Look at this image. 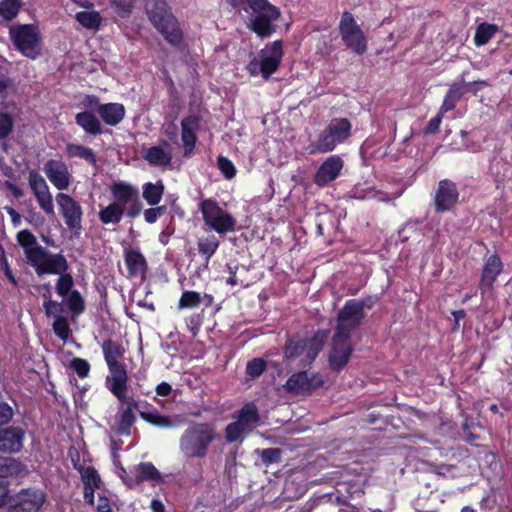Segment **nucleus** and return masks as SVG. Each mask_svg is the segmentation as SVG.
<instances>
[{"instance_id": "obj_1", "label": "nucleus", "mask_w": 512, "mask_h": 512, "mask_svg": "<svg viewBox=\"0 0 512 512\" xmlns=\"http://www.w3.org/2000/svg\"><path fill=\"white\" fill-rule=\"evenodd\" d=\"M225 5L236 11L251 13L250 29L261 39L271 37L277 25L274 23L281 17L280 9L269 0H221Z\"/></svg>"}, {"instance_id": "obj_2", "label": "nucleus", "mask_w": 512, "mask_h": 512, "mask_svg": "<svg viewBox=\"0 0 512 512\" xmlns=\"http://www.w3.org/2000/svg\"><path fill=\"white\" fill-rule=\"evenodd\" d=\"M145 13L153 27L172 47L179 48L184 40L178 19L165 0H144Z\"/></svg>"}, {"instance_id": "obj_3", "label": "nucleus", "mask_w": 512, "mask_h": 512, "mask_svg": "<svg viewBox=\"0 0 512 512\" xmlns=\"http://www.w3.org/2000/svg\"><path fill=\"white\" fill-rule=\"evenodd\" d=\"M19 244L24 248L28 262L35 268L38 275L44 273H59L68 269V263L61 254H51L46 249L36 244L33 234L27 230L17 233Z\"/></svg>"}, {"instance_id": "obj_4", "label": "nucleus", "mask_w": 512, "mask_h": 512, "mask_svg": "<svg viewBox=\"0 0 512 512\" xmlns=\"http://www.w3.org/2000/svg\"><path fill=\"white\" fill-rule=\"evenodd\" d=\"M218 438L215 428L208 423L189 426L180 438L179 446L187 458H204L210 444Z\"/></svg>"}, {"instance_id": "obj_5", "label": "nucleus", "mask_w": 512, "mask_h": 512, "mask_svg": "<svg viewBox=\"0 0 512 512\" xmlns=\"http://www.w3.org/2000/svg\"><path fill=\"white\" fill-rule=\"evenodd\" d=\"M352 135V123L348 118H333L308 146L311 155L324 154L335 150Z\"/></svg>"}, {"instance_id": "obj_6", "label": "nucleus", "mask_w": 512, "mask_h": 512, "mask_svg": "<svg viewBox=\"0 0 512 512\" xmlns=\"http://www.w3.org/2000/svg\"><path fill=\"white\" fill-rule=\"evenodd\" d=\"M8 35L14 49L22 56L31 60L41 56L43 41L37 25L14 24L9 27Z\"/></svg>"}, {"instance_id": "obj_7", "label": "nucleus", "mask_w": 512, "mask_h": 512, "mask_svg": "<svg viewBox=\"0 0 512 512\" xmlns=\"http://www.w3.org/2000/svg\"><path fill=\"white\" fill-rule=\"evenodd\" d=\"M328 335L319 331L309 340L290 339L285 348V357L288 360H298L299 365H309L321 351Z\"/></svg>"}, {"instance_id": "obj_8", "label": "nucleus", "mask_w": 512, "mask_h": 512, "mask_svg": "<svg viewBox=\"0 0 512 512\" xmlns=\"http://www.w3.org/2000/svg\"><path fill=\"white\" fill-rule=\"evenodd\" d=\"M339 33L345 46L357 55L367 51V38L352 13L344 11L339 22Z\"/></svg>"}, {"instance_id": "obj_9", "label": "nucleus", "mask_w": 512, "mask_h": 512, "mask_svg": "<svg viewBox=\"0 0 512 512\" xmlns=\"http://www.w3.org/2000/svg\"><path fill=\"white\" fill-rule=\"evenodd\" d=\"M111 195L115 203L126 209V215L134 218L140 215L143 204L139 190L125 181H116L111 185Z\"/></svg>"}, {"instance_id": "obj_10", "label": "nucleus", "mask_w": 512, "mask_h": 512, "mask_svg": "<svg viewBox=\"0 0 512 512\" xmlns=\"http://www.w3.org/2000/svg\"><path fill=\"white\" fill-rule=\"evenodd\" d=\"M364 304L357 300L348 301L339 312L336 335V343H340L341 337L350 339V333L361 322L363 318Z\"/></svg>"}, {"instance_id": "obj_11", "label": "nucleus", "mask_w": 512, "mask_h": 512, "mask_svg": "<svg viewBox=\"0 0 512 512\" xmlns=\"http://www.w3.org/2000/svg\"><path fill=\"white\" fill-rule=\"evenodd\" d=\"M283 55L282 40L265 45L259 52V71L263 79L268 80L279 69Z\"/></svg>"}, {"instance_id": "obj_12", "label": "nucleus", "mask_w": 512, "mask_h": 512, "mask_svg": "<svg viewBox=\"0 0 512 512\" xmlns=\"http://www.w3.org/2000/svg\"><path fill=\"white\" fill-rule=\"evenodd\" d=\"M459 200L456 184L449 179L439 181L434 196V207L437 212L443 213L452 210Z\"/></svg>"}, {"instance_id": "obj_13", "label": "nucleus", "mask_w": 512, "mask_h": 512, "mask_svg": "<svg viewBox=\"0 0 512 512\" xmlns=\"http://www.w3.org/2000/svg\"><path fill=\"white\" fill-rule=\"evenodd\" d=\"M343 167V159L339 155H331L318 167L314 174L313 182L318 187H326L340 176Z\"/></svg>"}, {"instance_id": "obj_14", "label": "nucleus", "mask_w": 512, "mask_h": 512, "mask_svg": "<svg viewBox=\"0 0 512 512\" xmlns=\"http://www.w3.org/2000/svg\"><path fill=\"white\" fill-rule=\"evenodd\" d=\"M78 455L77 452H75ZM71 461L75 469L81 474V479L84 484V499L87 503L94 505V491L99 488L100 477L96 470L91 465L79 463V456L75 458L73 451H70Z\"/></svg>"}, {"instance_id": "obj_15", "label": "nucleus", "mask_w": 512, "mask_h": 512, "mask_svg": "<svg viewBox=\"0 0 512 512\" xmlns=\"http://www.w3.org/2000/svg\"><path fill=\"white\" fill-rule=\"evenodd\" d=\"M109 373L105 379L106 388L120 401L124 402L128 386V374L123 365L108 367Z\"/></svg>"}, {"instance_id": "obj_16", "label": "nucleus", "mask_w": 512, "mask_h": 512, "mask_svg": "<svg viewBox=\"0 0 512 512\" xmlns=\"http://www.w3.org/2000/svg\"><path fill=\"white\" fill-rule=\"evenodd\" d=\"M201 119L198 115H188L181 120V140L184 148V156L190 157L195 150L198 141Z\"/></svg>"}, {"instance_id": "obj_17", "label": "nucleus", "mask_w": 512, "mask_h": 512, "mask_svg": "<svg viewBox=\"0 0 512 512\" xmlns=\"http://www.w3.org/2000/svg\"><path fill=\"white\" fill-rule=\"evenodd\" d=\"M49 181L58 189L65 190L71 183V173L68 166L62 160L49 159L43 167Z\"/></svg>"}, {"instance_id": "obj_18", "label": "nucleus", "mask_w": 512, "mask_h": 512, "mask_svg": "<svg viewBox=\"0 0 512 512\" xmlns=\"http://www.w3.org/2000/svg\"><path fill=\"white\" fill-rule=\"evenodd\" d=\"M29 185L43 211L47 214L53 213L52 195L43 176L36 171H31L29 173Z\"/></svg>"}, {"instance_id": "obj_19", "label": "nucleus", "mask_w": 512, "mask_h": 512, "mask_svg": "<svg viewBox=\"0 0 512 512\" xmlns=\"http://www.w3.org/2000/svg\"><path fill=\"white\" fill-rule=\"evenodd\" d=\"M204 224H235L231 214L223 210L212 198L202 199L199 204Z\"/></svg>"}, {"instance_id": "obj_20", "label": "nucleus", "mask_w": 512, "mask_h": 512, "mask_svg": "<svg viewBox=\"0 0 512 512\" xmlns=\"http://www.w3.org/2000/svg\"><path fill=\"white\" fill-rule=\"evenodd\" d=\"M340 343H336V335L332 339V349L329 354L330 366L334 370L343 368L349 361L353 351L350 339L341 337Z\"/></svg>"}, {"instance_id": "obj_21", "label": "nucleus", "mask_w": 512, "mask_h": 512, "mask_svg": "<svg viewBox=\"0 0 512 512\" xmlns=\"http://www.w3.org/2000/svg\"><path fill=\"white\" fill-rule=\"evenodd\" d=\"M56 201L60 207L63 217L65 218L66 224H80L82 209L76 200L67 194L58 193Z\"/></svg>"}, {"instance_id": "obj_22", "label": "nucleus", "mask_w": 512, "mask_h": 512, "mask_svg": "<svg viewBox=\"0 0 512 512\" xmlns=\"http://www.w3.org/2000/svg\"><path fill=\"white\" fill-rule=\"evenodd\" d=\"M23 432L19 428L9 427L0 431V453H15L22 446Z\"/></svg>"}, {"instance_id": "obj_23", "label": "nucleus", "mask_w": 512, "mask_h": 512, "mask_svg": "<svg viewBox=\"0 0 512 512\" xmlns=\"http://www.w3.org/2000/svg\"><path fill=\"white\" fill-rule=\"evenodd\" d=\"M98 114L106 125L117 126L125 118L126 109L122 103L109 102L99 106Z\"/></svg>"}, {"instance_id": "obj_24", "label": "nucleus", "mask_w": 512, "mask_h": 512, "mask_svg": "<svg viewBox=\"0 0 512 512\" xmlns=\"http://www.w3.org/2000/svg\"><path fill=\"white\" fill-rule=\"evenodd\" d=\"M144 159L152 166H168L172 161V152L170 145L167 141H162V145H155L149 147L145 154Z\"/></svg>"}, {"instance_id": "obj_25", "label": "nucleus", "mask_w": 512, "mask_h": 512, "mask_svg": "<svg viewBox=\"0 0 512 512\" xmlns=\"http://www.w3.org/2000/svg\"><path fill=\"white\" fill-rule=\"evenodd\" d=\"M122 404H126V407L120 409L117 416L116 432L120 435H129L130 429L135 422V415L133 408L136 407V402L133 398H127Z\"/></svg>"}, {"instance_id": "obj_26", "label": "nucleus", "mask_w": 512, "mask_h": 512, "mask_svg": "<svg viewBox=\"0 0 512 512\" xmlns=\"http://www.w3.org/2000/svg\"><path fill=\"white\" fill-rule=\"evenodd\" d=\"M75 123L83 129L86 134L97 136L103 133L100 119L92 111H82L75 115Z\"/></svg>"}, {"instance_id": "obj_27", "label": "nucleus", "mask_w": 512, "mask_h": 512, "mask_svg": "<svg viewBox=\"0 0 512 512\" xmlns=\"http://www.w3.org/2000/svg\"><path fill=\"white\" fill-rule=\"evenodd\" d=\"M45 501L42 490H25L19 496V506L24 512H38Z\"/></svg>"}, {"instance_id": "obj_28", "label": "nucleus", "mask_w": 512, "mask_h": 512, "mask_svg": "<svg viewBox=\"0 0 512 512\" xmlns=\"http://www.w3.org/2000/svg\"><path fill=\"white\" fill-rule=\"evenodd\" d=\"M214 298L210 294H200L196 291H184L180 297L178 307L180 309L197 308L200 305L204 307H210L213 304Z\"/></svg>"}, {"instance_id": "obj_29", "label": "nucleus", "mask_w": 512, "mask_h": 512, "mask_svg": "<svg viewBox=\"0 0 512 512\" xmlns=\"http://www.w3.org/2000/svg\"><path fill=\"white\" fill-rule=\"evenodd\" d=\"M125 263L129 270L130 276H143L147 264L144 256L138 250H128L125 253Z\"/></svg>"}, {"instance_id": "obj_30", "label": "nucleus", "mask_w": 512, "mask_h": 512, "mask_svg": "<svg viewBox=\"0 0 512 512\" xmlns=\"http://www.w3.org/2000/svg\"><path fill=\"white\" fill-rule=\"evenodd\" d=\"M313 387V379L310 378L306 371L293 374L286 382V388L296 393L307 392Z\"/></svg>"}, {"instance_id": "obj_31", "label": "nucleus", "mask_w": 512, "mask_h": 512, "mask_svg": "<svg viewBox=\"0 0 512 512\" xmlns=\"http://www.w3.org/2000/svg\"><path fill=\"white\" fill-rule=\"evenodd\" d=\"M466 93L465 85L461 83H453L449 90L447 91L443 103L441 105V112L446 113L448 111L453 110L458 101L463 97Z\"/></svg>"}, {"instance_id": "obj_32", "label": "nucleus", "mask_w": 512, "mask_h": 512, "mask_svg": "<svg viewBox=\"0 0 512 512\" xmlns=\"http://www.w3.org/2000/svg\"><path fill=\"white\" fill-rule=\"evenodd\" d=\"M502 270V262L496 255H491L484 266L482 274V285L491 286Z\"/></svg>"}, {"instance_id": "obj_33", "label": "nucleus", "mask_w": 512, "mask_h": 512, "mask_svg": "<svg viewBox=\"0 0 512 512\" xmlns=\"http://www.w3.org/2000/svg\"><path fill=\"white\" fill-rule=\"evenodd\" d=\"M66 153L69 158L84 159L91 165H96L97 157L90 147L81 144L68 143L66 145Z\"/></svg>"}, {"instance_id": "obj_34", "label": "nucleus", "mask_w": 512, "mask_h": 512, "mask_svg": "<svg viewBox=\"0 0 512 512\" xmlns=\"http://www.w3.org/2000/svg\"><path fill=\"white\" fill-rule=\"evenodd\" d=\"M237 421L242 424L248 432L251 431L259 421L256 406L252 403L246 404L239 412Z\"/></svg>"}, {"instance_id": "obj_35", "label": "nucleus", "mask_w": 512, "mask_h": 512, "mask_svg": "<svg viewBox=\"0 0 512 512\" xmlns=\"http://www.w3.org/2000/svg\"><path fill=\"white\" fill-rule=\"evenodd\" d=\"M26 473L25 467L10 457H0V478L18 476Z\"/></svg>"}, {"instance_id": "obj_36", "label": "nucleus", "mask_w": 512, "mask_h": 512, "mask_svg": "<svg viewBox=\"0 0 512 512\" xmlns=\"http://www.w3.org/2000/svg\"><path fill=\"white\" fill-rule=\"evenodd\" d=\"M135 476L138 481H152L159 483L162 481V476L156 467L149 462L140 463L135 467Z\"/></svg>"}, {"instance_id": "obj_37", "label": "nucleus", "mask_w": 512, "mask_h": 512, "mask_svg": "<svg viewBox=\"0 0 512 512\" xmlns=\"http://www.w3.org/2000/svg\"><path fill=\"white\" fill-rule=\"evenodd\" d=\"M102 350H103L104 359L106 361L107 367L123 365L119 361V359L123 355L122 349L120 348V346L117 343H115L111 340L104 341V343L102 345Z\"/></svg>"}, {"instance_id": "obj_38", "label": "nucleus", "mask_w": 512, "mask_h": 512, "mask_svg": "<svg viewBox=\"0 0 512 512\" xmlns=\"http://www.w3.org/2000/svg\"><path fill=\"white\" fill-rule=\"evenodd\" d=\"M124 213H126V209L118 203L113 202L100 211L99 218L103 224H117L120 222Z\"/></svg>"}, {"instance_id": "obj_39", "label": "nucleus", "mask_w": 512, "mask_h": 512, "mask_svg": "<svg viewBox=\"0 0 512 512\" xmlns=\"http://www.w3.org/2000/svg\"><path fill=\"white\" fill-rule=\"evenodd\" d=\"M498 31L499 27L496 24L486 22L479 24L474 35L475 45L483 46L487 44Z\"/></svg>"}, {"instance_id": "obj_40", "label": "nucleus", "mask_w": 512, "mask_h": 512, "mask_svg": "<svg viewBox=\"0 0 512 512\" xmlns=\"http://www.w3.org/2000/svg\"><path fill=\"white\" fill-rule=\"evenodd\" d=\"M75 19L86 29H98L102 22V17L96 10L77 12Z\"/></svg>"}, {"instance_id": "obj_41", "label": "nucleus", "mask_w": 512, "mask_h": 512, "mask_svg": "<svg viewBox=\"0 0 512 512\" xmlns=\"http://www.w3.org/2000/svg\"><path fill=\"white\" fill-rule=\"evenodd\" d=\"M163 191L162 183L153 184L149 182L143 186V197L149 205L155 206L161 201Z\"/></svg>"}, {"instance_id": "obj_42", "label": "nucleus", "mask_w": 512, "mask_h": 512, "mask_svg": "<svg viewBox=\"0 0 512 512\" xmlns=\"http://www.w3.org/2000/svg\"><path fill=\"white\" fill-rule=\"evenodd\" d=\"M219 246V240L214 235L202 237L198 242L199 253L206 258V262L216 252Z\"/></svg>"}, {"instance_id": "obj_43", "label": "nucleus", "mask_w": 512, "mask_h": 512, "mask_svg": "<svg viewBox=\"0 0 512 512\" xmlns=\"http://www.w3.org/2000/svg\"><path fill=\"white\" fill-rule=\"evenodd\" d=\"M20 8V0H2L0 2V16L7 21H11L16 18Z\"/></svg>"}, {"instance_id": "obj_44", "label": "nucleus", "mask_w": 512, "mask_h": 512, "mask_svg": "<svg viewBox=\"0 0 512 512\" xmlns=\"http://www.w3.org/2000/svg\"><path fill=\"white\" fill-rule=\"evenodd\" d=\"M140 416L144 421L161 428H169L173 426L172 421L168 417L163 416L156 411H141Z\"/></svg>"}, {"instance_id": "obj_45", "label": "nucleus", "mask_w": 512, "mask_h": 512, "mask_svg": "<svg viewBox=\"0 0 512 512\" xmlns=\"http://www.w3.org/2000/svg\"><path fill=\"white\" fill-rule=\"evenodd\" d=\"M67 269L56 273L59 278L56 283V291L61 297H66L73 287V278L69 273H66Z\"/></svg>"}, {"instance_id": "obj_46", "label": "nucleus", "mask_w": 512, "mask_h": 512, "mask_svg": "<svg viewBox=\"0 0 512 512\" xmlns=\"http://www.w3.org/2000/svg\"><path fill=\"white\" fill-rule=\"evenodd\" d=\"M111 8L121 18H127L131 15L135 0H108Z\"/></svg>"}, {"instance_id": "obj_47", "label": "nucleus", "mask_w": 512, "mask_h": 512, "mask_svg": "<svg viewBox=\"0 0 512 512\" xmlns=\"http://www.w3.org/2000/svg\"><path fill=\"white\" fill-rule=\"evenodd\" d=\"M66 297L67 305L74 314L78 315L84 311V301L78 291L73 290Z\"/></svg>"}, {"instance_id": "obj_48", "label": "nucleus", "mask_w": 512, "mask_h": 512, "mask_svg": "<svg viewBox=\"0 0 512 512\" xmlns=\"http://www.w3.org/2000/svg\"><path fill=\"white\" fill-rule=\"evenodd\" d=\"M14 120L7 112H0V140H5L13 131Z\"/></svg>"}, {"instance_id": "obj_49", "label": "nucleus", "mask_w": 512, "mask_h": 512, "mask_svg": "<svg viewBox=\"0 0 512 512\" xmlns=\"http://www.w3.org/2000/svg\"><path fill=\"white\" fill-rule=\"evenodd\" d=\"M217 166L226 179H232L236 175V168L233 162L225 156L217 157Z\"/></svg>"}, {"instance_id": "obj_50", "label": "nucleus", "mask_w": 512, "mask_h": 512, "mask_svg": "<svg viewBox=\"0 0 512 512\" xmlns=\"http://www.w3.org/2000/svg\"><path fill=\"white\" fill-rule=\"evenodd\" d=\"M53 331L60 339L66 340L70 334L67 320L62 316H57L53 323Z\"/></svg>"}, {"instance_id": "obj_51", "label": "nucleus", "mask_w": 512, "mask_h": 512, "mask_svg": "<svg viewBox=\"0 0 512 512\" xmlns=\"http://www.w3.org/2000/svg\"><path fill=\"white\" fill-rule=\"evenodd\" d=\"M248 432L238 421L230 423L226 428V439L228 442H235Z\"/></svg>"}, {"instance_id": "obj_52", "label": "nucleus", "mask_w": 512, "mask_h": 512, "mask_svg": "<svg viewBox=\"0 0 512 512\" xmlns=\"http://www.w3.org/2000/svg\"><path fill=\"white\" fill-rule=\"evenodd\" d=\"M71 368L76 372L80 378H85L90 372L89 363L82 358H74L71 361Z\"/></svg>"}, {"instance_id": "obj_53", "label": "nucleus", "mask_w": 512, "mask_h": 512, "mask_svg": "<svg viewBox=\"0 0 512 512\" xmlns=\"http://www.w3.org/2000/svg\"><path fill=\"white\" fill-rule=\"evenodd\" d=\"M265 367L264 360L256 358L247 363L246 371L251 377H258L264 372Z\"/></svg>"}, {"instance_id": "obj_54", "label": "nucleus", "mask_w": 512, "mask_h": 512, "mask_svg": "<svg viewBox=\"0 0 512 512\" xmlns=\"http://www.w3.org/2000/svg\"><path fill=\"white\" fill-rule=\"evenodd\" d=\"M281 452L276 448L264 449L261 452V459L266 464L276 463L280 461Z\"/></svg>"}, {"instance_id": "obj_55", "label": "nucleus", "mask_w": 512, "mask_h": 512, "mask_svg": "<svg viewBox=\"0 0 512 512\" xmlns=\"http://www.w3.org/2000/svg\"><path fill=\"white\" fill-rule=\"evenodd\" d=\"M82 105L86 110L92 112L96 111L98 113V108L102 103H100V99L96 95H86L82 101Z\"/></svg>"}, {"instance_id": "obj_56", "label": "nucleus", "mask_w": 512, "mask_h": 512, "mask_svg": "<svg viewBox=\"0 0 512 512\" xmlns=\"http://www.w3.org/2000/svg\"><path fill=\"white\" fill-rule=\"evenodd\" d=\"M164 211H165L164 206L151 207V208L146 209L144 211L145 221L150 224L154 223L158 219V217L163 214Z\"/></svg>"}, {"instance_id": "obj_57", "label": "nucleus", "mask_w": 512, "mask_h": 512, "mask_svg": "<svg viewBox=\"0 0 512 512\" xmlns=\"http://www.w3.org/2000/svg\"><path fill=\"white\" fill-rule=\"evenodd\" d=\"M43 307H44V310H45V313L47 316L57 317V316H59L58 314L62 310V304L58 303L57 301H53V300L45 301L43 304Z\"/></svg>"}, {"instance_id": "obj_58", "label": "nucleus", "mask_w": 512, "mask_h": 512, "mask_svg": "<svg viewBox=\"0 0 512 512\" xmlns=\"http://www.w3.org/2000/svg\"><path fill=\"white\" fill-rule=\"evenodd\" d=\"M98 512H109L111 510L109 500L106 496L98 493L97 500L94 499V505Z\"/></svg>"}, {"instance_id": "obj_59", "label": "nucleus", "mask_w": 512, "mask_h": 512, "mask_svg": "<svg viewBox=\"0 0 512 512\" xmlns=\"http://www.w3.org/2000/svg\"><path fill=\"white\" fill-rule=\"evenodd\" d=\"M13 412L9 405L0 402V425L6 424L12 417Z\"/></svg>"}, {"instance_id": "obj_60", "label": "nucleus", "mask_w": 512, "mask_h": 512, "mask_svg": "<svg viewBox=\"0 0 512 512\" xmlns=\"http://www.w3.org/2000/svg\"><path fill=\"white\" fill-rule=\"evenodd\" d=\"M465 85V90L466 92L467 91H471L473 92L474 94H476L479 90H481L483 87L485 86H488V82L487 81H472V82H468V83H463Z\"/></svg>"}, {"instance_id": "obj_61", "label": "nucleus", "mask_w": 512, "mask_h": 512, "mask_svg": "<svg viewBox=\"0 0 512 512\" xmlns=\"http://www.w3.org/2000/svg\"><path fill=\"white\" fill-rule=\"evenodd\" d=\"M4 186L10 191V193L17 199L24 196L23 190L11 181L6 180Z\"/></svg>"}, {"instance_id": "obj_62", "label": "nucleus", "mask_w": 512, "mask_h": 512, "mask_svg": "<svg viewBox=\"0 0 512 512\" xmlns=\"http://www.w3.org/2000/svg\"><path fill=\"white\" fill-rule=\"evenodd\" d=\"M440 123H441V116L437 115V116L431 118L430 121L428 122V125L426 128L427 132L428 133H436L439 129Z\"/></svg>"}, {"instance_id": "obj_63", "label": "nucleus", "mask_w": 512, "mask_h": 512, "mask_svg": "<svg viewBox=\"0 0 512 512\" xmlns=\"http://www.w3.org/2000/svg\"><path fill=\"white\" fill-rule=\"evenodd\" d=\"M165 135L170 141H176L178 137V127L175 123L169 124L165 129Z\"/></svg>"}, {"instance_id": "obj_64", "label": "nucleus", "mask_w": 512, "mask_h": 512, "mask_svg": "<svg viewBox=\"0 0 512 512\" xmlns=\"http://www.w3.org/2000/svg\"><path fill=\"white\" fill-rule=\"evenodd\" d=\"M172 391V387L167 382H161L156 387V393L159 396H168Z\"/></svg>"}]
</instances>
